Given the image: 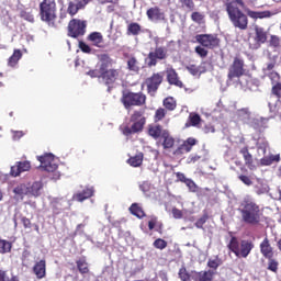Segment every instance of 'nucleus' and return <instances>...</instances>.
<instances>
[{"label": "nucleus", "instance_id": "f257e3e1", "mask_svg": "<svg viewBox=\"0 0 281 281\" xmlns=\"http://www.w3.org/2000/svg\"><path fill=\"white\" fill-rule=\"evenodd\" d=\"M239 212L241 221L247 225H258L260 223L262 212L260 211V205L256 203L254 198L249 195L245 196L239 205Z\"/></svg>", "mask_w": 281, "mask_h": 281}, {"label": "nucleus", "instance_id": "f03ea898", "mask_svg": "<svg viewBox=\"0 0 281 281\" xmlns=\"http://www.w3.org/2000/svg\"><path fill=\"white\" fill-rule=\"evenodd\" d=\"M226 12L234 27H237L238 30H247V25H249V20L247 19L245 13H243V11L238 9V7H235L234 3H226Z\"/></svg>", "mask_w": 281, "mask_h": 281}, {"label": "nucleus", "instance_id": "7ed1b4c3", "mask_svg": "<svg viewBox=\"0 0 281 281\" xmlns=\"http://www.w3.org/2000/svg\"><path fill=\"white\" fill-rule=\"evenodd\" d=\"M40 170L44 172H54L53 179H60V172L58 170V160L52 154H45L44 156H38Z\"/></svg>", "mask_w": 281, "mask_h": 281}, {"label": "nucleus", "instance_id": "20e7f679", "mask_svg": "<svg viewBox=\"0 0 281 281\" xmlns=\"http://www.w3.org/2000/svg\"><path fill=\"white\" fill-rule=\"evenodd\" d=\"M40 14L42 21L52 23L56 19V0H44L40 4Z\"/></svg>", "mask_w": 281, "mask_h": 281}, {"label": "nucleus", "instance_id": "39448f33", "mask_svg": "<svg viewBox=\"0 0 281 281\" xmlns=\"http://www.w3.org/2000/svg\"><path fill=\"white\" fill-rule=\"evenodd\" d=\"M133 125L131 127L123 126V135H133V133H139L144 128V124H146V117H144V114L142 112H135L131 117Z\"/></svg>", "mask_w": 281, "mask_h": 281}, {"label": "nucleus", "instance_id": "423d86ee", "mask_svg": "<svg viewBox=\"0 0 281 281\" xmlns=\"http://www.w3.org/2000/svg\"><path fill=\"white\" fill-rule=\"evenodd\" d=\"M121 100L125 109L142 106L146 102V94L124 91Z\"/></svg>", "mask_w": 281, "mask_h": 281}, {"label": "nucleus", "instance_id": "0eeeda50", "mask_svg": "<svg viewBox=\"0 0 281 281\" xmlns=\"http://www.w3.org/2000/svg\"><path fill=\"white\" fill-rule=\"evenodd\" d=\"M87 32V21L74 19L68 24V36L71 38H78V36H85Z\"/></svg>", "mask_w": 281, "mask_h": 281}, {"label": "nucleus", "instance_id": "6e6552de", "mask_svg": "<svg viewBox=\"0 0 281 281\" xmlns=\"http://www.w3.org/2000/svg\"><path fill=\"white\" fill-rule=\"evenodd\" d=\"M168 58V48L165 46H156V48L148 54V67H155L157 60H166Z\"/></svg>", "mask_w": 281, "mask_h": 281}, {"label": "nucleus", "instance_id": "1a4fd4ad", "mask_svg": "<svg viewBox=\"0 0 281 281\" xmlns=\"http://www.w3.org/2000/svg\"><path fill=\"white\" fill-rule=\"evenodd\" d=\"M243 67V60L235 58L233 65L229 67L228 70V85H232V80H234V78H237L238 80L239 77L243 76V74H245V69Z\"/></svg>", "mask_w": 281, "mask_h": 281}, {"label": "nucleus", "instance_id": "9d476101", "mask_svg": "<svg viewBox=\"0 0 281 281\" xmlns=\"http://www.w3.org/2000/svg\"><path fill=\"white\" fill-rule=\"evenodd\" d=\"M164 81V77L161 75L154 74L151 77L147 78L145 85L147 87L148 93L155 95L157 93V89H159V85Z\"/></svg>", "mask_w": 281, "mask_h": 281}, {"label": "nucleus", "instance_id": "9b49d317", "mask_svg": "<svg viewBox=\"0 0 281 281\" xmlns=\"http://www.w3.org/2000/svg\"><path fill=\"white\" fill-rule=\"evenodd\" d=\"M32 164L27 160L16 161L14 166H11L10 177H21L22 172H30Z\"/></svg>", "mask_w": 281, "mask_h": 281}, {"label": "nucleus", "instance_id": "f8f14e48", "mask_svg": "<svg viewBox=\"0 0 281 281\" xmlns=\"http://www.w3.org/2000/svg\"><path fill=\"white\" fill-rule=\"evenodd\" d=\"M195 40L198 43H200V45H202V47H207L209 49H214V47L218 45V38L210 34L196 35Z\"/></svg>", "mask_w": 281, "mask_h": 281}, {"label": "nucleus", "instance_id": "ddd939ff", "mask_svg": "<svg viewBox=\"0 0 281 281\" xmlns=\"http://www.w3.org/2000/svg\"><path fill=\"white\" fill-rule=\"evenodd\" d=\"M147 16L149 21H153V23H161V21L166 23V13H164V11L158 7L148 9Z\"/></svg>", "mask_w": 281, "mask_h": 281}, {"label": "nucleus", "instance_id": "4468645a", "mask_svg": "<svg viewBox=\"0 0 281 281\" xmlns=\"http://www.w3.org/2000/svg\"><path fill=\"white\" fill-rule=\"evenodd\" d=\"M91 0H72L68 3L67 12L70 16H76Z\"/></svg>", "mask_w": 281, "mask_h": 281}, {"label": "nucleus", "instance_id": "2eb2a0df", "mask_svg": "<svg viewBox=\"0 0 281 281\" xmlns=\"http://www.w3.org/2000/svg\"><path fill=\"white\" fill-rule=\"evenodd\" d=\"M255 32H256V38H255L256 43L250 44L251 49H258L260 45H262L263 43H267V31H265V29L256 25Z\"/></svg>", "mask_w": 281, "mask_h": 281}, {"label": "nucleus", "instance_id": "dca6fc26", "mask_svg": "<svg viewBox=\"0 0 281 281\" xmlns=\"http://www.w3.org/2000/svg\"><path fill=\"white\" fill-rule=\"evenodd\" d=\"M14 199L23 201L25 196H30V184L21 183L13 189Z\"/></svg>", "mask_w": 281, "mask_h": 281}, {"label": "nucleus", "instance_id": "f3484780", "mask_svg": "<svg viewBox=\"0 0 281 281\" xmlns=\"http://www.w3.org/2000/svg\"><path fill=\"white\" fill-rule=\"evenodd\" d=\"M117 76H120L117 70H114V69L105 70L101 72V82H104V85H113V82L117 80Z\"/></svg>", "mask_w": 281, "mask_h": 281}, {"label": "nucleus", "instance_id": "a211bd4d", "mask_svg": "<svg viewBox=\"0 0 281 281\" xmlns=\"http://www.w3.org/2000/svg\"><path fill=\"white\" fill-rule=\"evenodd\" d=\"M250 119L251 113L247 108L237 110L235 112V115L233 116V120H235V122H243L244 124H247V122H249Z\"/></svg>", "mask_w": 281, "mask_h": 281}, {"label": "nucleus", "instance_id": "6ab92c4d", "mask_svg": "<svg viewBox=\"0 0 281 281\" xmlns=\"http://www.w3.org/2000/svg\"><path fill=\"white\" fill-rule=\"evenodd\" d=\"M260 252L262 254L263 258L271 259L273 258V247L269 243V238H265L260 244Z\"/></svg>", "mask_w": 281, "mask_h": 281}, {"label": "nucleus", "instance_id": "aec40b11", "mask_svg": "<svg viewBox=\"0 0 281 281\" xmlns=\"http://www.w3.org/2000/svg\"><path fill=\"white\" fill-rule=\"evenodd\" d=\"M240 155H243L245 166H247L249 170H256V165H254V156L249 154V149L247 147L240 149Z\"/></svg>", "mask_w": 281, "mask_h": 281}, {"label": "nucleus", "instance_id": "412c9836", "mask_svg": "<svg viewBox=\"0 0 281 281\" xmlns=\"http://www.w3.org/2000/svg\"><path fill=\"white\" fill-rule=\"evenodd\" d=\"M93 187L85 189L82 192L75 193L72 195V199L75 201H79V203H82V201H87V199H91L93 196Z\"/></svg>", "mask_w": 281, "mask_h": 281}, {"label": "nucleus", "instance_id": "4be33fe9", "mask_svg": "<svg viewBox=\"0 0 281 281\" xmlns=\"http://www.w3.org/2000/svg\"><path fill=\"white\" fill-rule=\"evenodd\" d=\"M88 41L94 45V47H102L104 43V36L100 32H92L88 35Z\"/></svg>", "mask_w": 281, "mask_h": 281}, {"label": "nucleus", "instance_id": "5701e85b", "mask_svg": "<svg viewBox=\"0 0 281 281\" xmlns=\"http://www.w3.org/2000/svg\"><path fill=\"white\" fill-rule=\"evenodd\" d=\"M251 249H254V243L249 240H241L239 248V256L241 258H247L249 254H251Z\"/></svg>", "mask_w": 281, "mask_h": 281}, {"label": "nucleus", "instance_id": "b1692460", "mask_svg": "<svg viewBox=\"0 0 281 281\" xmlns=\"http://www.w3.org/2000/svg\"><path fill=\"white\" fill-rule=\"evenodd\" d=\"M167 80L169 85H175L176 87H183V82L179 80V76L177 75V71L175 69H168L167 70Z\"/></svg>", "mask_w": 281, "mask_h": 281}, {"label": "nucleus", "instance_id": "393cba45", "mask_svg": "<svg viewBox=\"0 0 281 281\" xmlns=\"http://www.w3.org/2000/svg\"><path fill=\"white\" fill-rule=\"evenodd\" d=\"M43 190V182L35 181L32 184H29V196H41Z\"/></svg>", "mask_w": 281, "mask_h": 281}, {"label": "nucleus", "instance_id": "a878e982", "mask_svg": "<svg viewBox=\"0 0 281 281\" xmlns=\"http://www.w3.org/2000/svg\"><path fill=\"white\" fill-rule=\"evenodd\" d=\"M247 14H248V16H250V19H269V18L273 16V13H271L270 11L247 10Z\"/></svg>", "mask_w": 281, "mask_h": 281}, {"label": "nucleus", "instance_id": "bb28decb", "mask_svg": "<svg viewBox=\"0 0 281 281\" xmlns=\"http://www.w3.org/2000/svg\"><path fill=\"white\" fill-rule=\"evenodd\" d=\"M33 271L40 280L45 277L46 269H45V260H40L38 262L35 263Z\"/></svg>", "mask_w": 281, "mask_h": 281}, {"label": "nucleus", "instance_id": "cd10ccee", "mask_svg": "<svg viewBox=\"0 0 281 281\" xmlns=\"http://www.w3.org/2000/svg\"><path fill=\"white\" fill-rule=\"evenodd\" d=\"M100 63H99V70H101V74H104V71H109V65H111V57L109 55L103 54L99 56Z\"/></svg>", "mask_w": 281, "mask_h": 281}, {"label": "nucleus", "instance_id": "c85d7f7f", "mask_svg": "<svg viewBox=\"0 0 281 281\" xmlns=\"http://www.w3.org/2000/svg\"><path fill=\"white\" fill-rule=\"evenodd\" d=\"M278 57L273 56L268 63L265 64V66L262 67L263 76H268V74L273 72Z\"/></svg>", "mask_w": 281, "mask_h": 281}, {"label": "nucleus", "instance_id": "c756f323", "mask_svg": "<svg viewBox=\"0 0 281 281\" xmlns=\"http://www.w3.org/2000/svg\"><path fill=\"white\" fill-rule=\"evenodd\" d=\"M186 186L189 189V192H193L198 196H203V189L199 188V186H196L192 179L187 180Z\"/></svg>", "mask_w": 281, "mask_h": 281}, {"label": "nucleus", "instance_id": "7c9ffc66", "mask_svg": "<svg viewBox=\"0 0 281 281\" xmlns=\"http://www.w3.org/2000/svg\"><path fill=\"white\" fill-rule=\"evenodd\" d=\"M214 280V272L212 271H201L195 276V281H212Z\"/></svg>", "mask_w": 281, "mask_h": 281}, {"label": "nucleus", "instance_id": "2f4dec72", "mask_svg": "<svg viewBox=\"0 0 281 281\" xmlns=\"http://www.w3.org/2000/svg\"><path fill=\"white\" fill-rule=\"evenodd\" d=\"M23 57L21 49H15L13 55L9 58L8 65L9 67H16L19 60Z\"/></svg>", "mask_w": 281, "mask_h": 281}, {"label": "nucleus", "instance_id": "473e14b6", "mask_svg": "<svg viewBox=\"0 0 281 281\" xmlns=\"http://www.w3.org/2000/svg\"><path fill=\"white\" fill-rule=\"evenodd\" d=\"M130 212L133 214V216H136L137 218H144L146 214L144 213V210L140 209L139 204L134 203L130 206Z\"/></svg>", "mask_w": 281, "mask_h": 281}, {"label": "nucleus", "instance_id": "72a5a7b5", "mask_svg": "<svg viewBox=\"0 0 281 281\" xmlns=\"http://www.w3.org/2000/svg\"><path fill=\"white\" fill-rule=\"evenodd\" d=\"M143 161H144V154H137L136 156L131 157L127 160V164H130V166H133V168H139Z\"/></svg>", "mask_w": 281, "mask_h": 281}, {"label": "nucleus", "instance_id": "f704fd0d", "mask_svg": "<svg viewBox=\"0 0 281 281\" xmlns=\"http://www.w3.org/2000/svg\"><path fill=\"white\" fill-rule=\"evenodd\" d=\"M228 249H231V251H233L234 255L240 256V248H239L238 239L236 237H232L228 244Z\"/></svg>", "mask_w": 281, "mask_h": 281}, {"label": "nucleus", "instance_id": "c9c22d12", "mask_svg": "<svg viewBox=\"0 0 281 281\" xmlns=\"http://www.w3.org/2000/svg\"><path fill=\"white\" fill-rule=\"evenodd\" d=\"M12 251V243L0 239V254H10Z\"/></svg>", "mask_w": 281, "mask_h": 281}, {"label": "nucleus", "instance_id": "e433bc0d", "mask_svg": "<svg viewBox=\"0 0 281 281\" xmlns=\"http://www.w3.org/2000/svg\"><path fill=\"white\" fill-rule=\"evenodd\" d=\"M164 106L168 109V111H175V109H177V101H175V98L169 97L164 100Z\"/></svg>", "mask_w": 281, "mask_h": 281}, {"label": "nucleus", "instance_id": "4c0bfd02", "mask_svg": "<svg viewBox=\"0 0 281 281\" xmlns=\"http://www.w3.org/2000/svg\"><path fill=\"white\" fill-rule=\"evenodd\" d=\"M77 268L80 273L85 274L89 271V263H87V260L85 259H79L77 261Z\"/></svg>", "mask_w": 281, "mask_h": 281}, {"label": "nucleus", "instance_id": "58836bf2", "mask_svg": "<svg viewBox=\"0 0 281 281\" xmlns=\"http://www.w3.org/2000/svg\"><path fill=\"white\" fill-rule=\"evenodd\" d=\"M269 110L270 113H273V115H281V101L278 100L274 105L269 103Z\"/></svg>", "mask_w": 281, "mask_h": 281}, {"label": "nucleus", "instance_id": "ea45409f", "mask_svg": "<svg viewBox=\"0 0 281 281\" xmlns=\"http://www.w3.org/2000/svg\"><path fill=\"white\" fill-rule=\"evenodd\" d=\"M148 133L151 137H155V138L160 137L161 136V126L160 125L150 126Z\"/></svg>", "mask_w": 281, "mask_h": 281}, {"label": "nucleus", "instance_id": "a19ab883", "mask_svg": "<svg viewBox=\"0 0 281 281\" xmlns=\"http://www.w3.org/2000/svg\"><path fill=\"white\" fill-rule=\"evenodd\" d=\"M128 32L133 34V36H137V34L142 32V26H139L137 23H132L128 25Z\"/></svg>", "mask_w": 281, "mask_h": 281}, {"label": "nucleus", "instance_id": "79ce46f5", "mask_svg": "<svg viewBox=\"0 0 281 281\" xmlns=\"http://www.w3.org/2000/svg\"><path fill=\"white\" fill-rule=\"evenodd\" d=\"M189 120L191 122V126H199V124H201V116L196 113H191L189 115Z\"/></svg>", "mask_w": 281, "mask_h": 281}, {"label": "nucleus", "instance_id": "37998d69", "mask_svg": "<svg viewBox=\"0 0 281 281\" xmlns=\"http://www.w3.org/2000/svg\"><path fill=\"white\" fill-rule=\"evenodd\" d=\"M127 68L130 71H139V67H137V59H135V57L128 59Z\"/></svg>", "mask_w": 281, "mask_h": 281}, {"label": "nucleus", "instance_id": "c03bdc74", "mask_svg": "<svg viewBox=\"0 0 281 281\" xmlns=\"http://www.w3.org/2000/svg\"><path fill=\"white\" fill-rule=\"evenodd\" d=\"M154 247H156V249H166V247H168V241L164 240L161 238H158L154 241Z\"/></svg>", "mask_w": 281, "mask_h": 281}, {"label": "nucleus", "instance_id": "a18cd8bd", "mask_svg": "<svg viewBox=\"0 0 281 281\" xmlns=\"http://www.w3.org/2000/svg\"><path fill=\"white\" fill-rule=\"evenodd\" d=\"M87 76H90V78H99L100 82H102V70L100 68L88 71Z\"/></svg>", "mask_w": 281, "mask_h": 281}, {"label": "nucleus", "instance_id": "49530a36", "mask_svg": "<svg viewBox=\"0 0 281 281\" xmlns=\"http://www.w3.org/2000/svg\"><path fill=\"white\" fill-rule=\"evenodd\" d=\"M164 117H166V110L164 108L156 110L155 122H160V120H164Z\"/></svg>", "mask_w": 281, "mask_h": 281}, {"label": "nucleus", "instance_id": "de8ad7c7", "mask_svg": "<svg viewBox=\"0 0 281 281\" xmlns=\"http://www.w3.org/2000/svg\"><path fill=\"white\" fill-rule=\"evenodd\" d=\"M162 146L164 148H172L175 146V138L171 136H165Z\"/></svg>", "mask_w": 281, "mask_h": 281}, {"label": "nucleus", "instance_id": "09e8293b", "mask_svg": "<svg viewBox=\"0 0 281 281\" xmlns=\"http://www.w3.org/2000/svg\"><path fill=\"white\" fill-rule=\"evenodd\" d=\"M268 269L269 271H272L273 273H276L278 271V262L276 261V259L270 258L268 259Z\"/></svg>", "mask_w": 281, "mask_h": 281}, {"label": "nucleus", "instance_id": "8fccbe9b", "mask_svg": "<svg viewBox=\"0 0 281 281\" xmlns=\"http://www.w3.org/2000/svg\"><path fill=\"white\" fill-rule=\"evenodd\" d=\"M267 76L268 78H270L272 85H278V82H280V75L274 70L271 74H268Z\"/></svg>", "mask_w": 281, "mask_h": 281}, {"label": "nucleus", "instance_id": "3c124183", "mask_svg": "<svg viewBox=\"0 0 281 281\" xmlns=\"http://www.w3.org/2000/svg\"><path fill=\"white\" fill-rule=\"evenodd\" d=\"M57 203H58V205H60V207H63V210H67V209L71 207V202H69L65 198L58 199Z\"/></svg>", "mask_w": 281, "mask_h": 281}, {"label": "nucleus", "instance_id": "603ef678", "mask_svg": "<svg viewBox=\"0 0 281 281\" xmlns=\"http://www.w3.org/2000/svg\"><path fill=\"white\" fill-rule=\"evenodd\" d=\"M179 278L182 281H190V274L188 273V270H186V268H181L179 270Z\"/></svg>", "mask_w": 281, "mask_h": 281}, {"label": "nucleus", "instance_id": "864d4df0", "mask_svg": "<svg viewBox=\"0 0 281 281\" xmlns=\"http://www.w3.org/2000/svg\"><path fill=\"white\" fill-rule=\"evenodd\" d=\"M220 266L221 261L218 260V258L210 259L207 262V267H210V269H218Z\"/></svg>", "mask_w": 281, "mask_h": 281}, {"label": "nucleus", "instance_id": "5fc2aeb1", "mask_svg": "<svg viewBox=\"0 0 281 281\" xmlns=\"http://www.w3.org/2000/svg\"><path fill=\"white\" fill-rule=\"evenodd\" d=\"M272 93L277 95V98H281V82H277L272 87Z\"/></svg>", "mask_w": 281, "mask_h": 281}, {"label": "nucleus", "instance_id": "6e6d98bb", "mask_svg": "<svg viewBox=\"0 0 281 281\" xmlns=\"http://www.w3.org/2000/svg\"><path fill=\"white\" fill-rule=\"evenodd\" d=\"M192 21H194L195 23H203V14H201L200 12H193L191 15Z\"/></svg>", "mask_w": 281, "mask_h": 281}, {"label": "nucleus", "instance_id": "4d7b16f0", "mask_svg": "<svg viewBox=\"0 0 281 281\" xmlns=\"http://www.w3.org/2000/svg\"><path fill=\"white\" fill-rule=\"evenodd\" d=\"M206 222H207V215H203L201 218L196 221L195 227H198V229H203V225H205Z\"/></svg>", "mask_w": 281, "mask_h": 281}, {"label": "nucleus", "instance_id": "13d9d810", "mask_svg": "<svg viewBox=\"0 0 281 281\" xmlns=\"http://www.w3.org/2000/svg\"><path fill=\"white\" fill-rule=\"evenodd\" d=\"M79 48L81 52H83V54H91V46L87 45L85 42L79 43Z\"/></svg>", "mask_w": 281, "mask_h": 281}, {"label": "nucleus", "instance_id": "bf43d9fd", "mask_svg": "<svg viewBox=\"0 0 281 281\" xmlns=\"http://www.w3.org/2000/svg\"><path fill=\"white\" fill-rule=\"evenodd\" d=\"M139 190H142L144 194H148V192L150 191V182L145 181L142 184H139Z\"/></svg>", "mask_w": 281, "mask_h": 281}, {"label": "nucleus", "instance_id": "052dcab7", "mask_svg": "<svg viewBox=\"0 0 281 281\" xmlns=\"http://www.w3.org/2000/svg\"><path fill=\"white\" fill-rule=\"evenodd\" d=\"M171 214L173 216V218H183V211L177 209V207H173L172 211H171Z\"/></svg>", "mask_w": 281, "mask_h": 281}, {"label": "nucleus", "instance_id": "680f3d73", "mask_svg": "<svg viewBox=\"0 0 281 281\" xmlns=\"http://www.w3.org/2000/svg\"><path fill=\"white\" fill-rule=\"evenodd\" d=\"M195 52L202 58H205V56H207V50L205 48H203L202 46L195 47Z\"/></svg>", "mask_w": 281, "mask_h": 281}, {"label": "nucleus", "instance_id": "e2e57ef3", "mask_svg": "<svg viewBox=\"0 0 281 281\" xmlns=\"http://www.w3.org/2000/svg\"><path fill=\"white\" fill-rule=\"evenodd\" d=\"M270 45L272 47H279L280 46V37L272 35L270 38Z\"/></svg>", "mask_w": 281, "mask_h": 281}, {"label": "nucleus", "instance_id": "0e129e2a", "mask_svg": "<svg viewBox=\"0 0 281 281\" xmlns=\"http://www.w3.org/2000/svg\"><path fill=\"white\" fill-rule=\"evenodd\" d=\"M227 3H234L235 8H241L243 10H245V0H232L231 2Z\"/></svg>", "mask_w": 281, "mask_h": 281}, {"label": "nucleus", "instance_id": "69168bd1", "mask_svg": "<svg viewBox=\"0 0 281 281\" xmlns=\"http://www.w3.org/2000/svg\"><path fill=\"white\" fill-rule=\"evenodd\" d=\"M22 19H24V21H29V23H34V15H32V13H22Z\"/></svg>", "mask_w": 281, "mask_h": 281}, {"label": "nucleus", "instance_id": "338daca9", "mask_svg": "<svg viewBox=\"0 0 281 281\" xmlns=\"http://www.w3.org/2000/svg\"><path fill=\"white\" fill-rule=\"evenodd\" d=\"M187 69L191 72L192 76L199 75V67H196L195 65L188 66Z\"/></svg>", "mask_w": 281, "mask_h": 281}, {"label": "nucleus", "instance_id": "774afa93", "mask_svg": "<svg viewBox=\"0 0 281 281\" xmlns=\"http://www.w3.org/2000/svg\"><path fill=\"white\" fill-rule=\"evenodd\" d=\"M238 179L241 180L245 183V186H251L252 183L251 179H249V177L247 176H239Z\"/></svg>", "mask_w": 281, "mask_h": 281}]
</instances>
